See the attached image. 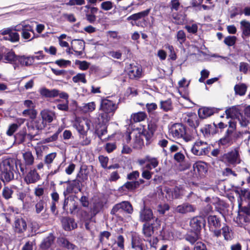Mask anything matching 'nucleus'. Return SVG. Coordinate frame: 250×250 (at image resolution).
I'll return each mask as SVG.
<instances>
[{
  "instance_id": "obj_48",
  "label": "nucleus",
  "mask_w": 250,
  "mask_h": 250,
  "mask_svg": "<svg viewBox=\"0 0 250 250\" xmlns=\"http://www.w3.org/2000/svg\"><path fill=\"white\" fill-rule=\"evenodd\" d=\"M176 39L180 45H182L186 40V35L185 32L182 30H179L176 34Z\"/></svg>"
},
{
  "instance_id": "obj_42",
  "label": "nucleus",
  "mask_w": 250,
  "mask_h": 250,
  "mask_svg": "<svg viewBox=\"0 0 250 250\" xmlns=\"http://www.w3.org/2000/svg\"><path fill=\"white\" fill-rule=\"evenodd\" d=\"M56 153L53 152L49 153L45 156L44 162L45 164L47 165L48 168H50L51 166L50 165L53 162L54 159L56 157Z\"/></svg>"
},
{
  "instance_id": "obj_16",
  "label": "nucleus",
  "mask_w": 250,
  "mask_h": 250,
  "mask_svg": "<svg viewBox=\"0 0 250 250\" xmlns=\"http://www.w3.org/2000/svg\"><path fill=\"white\" fill-rule=\"evenodd\" d=\"M72 49L78 55L83 54V51L84 49L85 42L81 40H73L71 42Z\"/></svg>"
},
{
  "instance_id": "obj_58",
  "label": "nucleus",
  "mask_w": 250,
  "mask_h": 250,
  "mask_svg": "<svg viewBox=\"0 0 250 250\" xmlns=\"http://www.w3.org/2000/svg\"><path fill=\"white\" fill-rule=\"evenodd\" d=\"M164 191L166 192V198L167 200H172L174 199V195L173 188H170L167 187H165Z\"/></svg>"
},
{
  "instance_id": "obj_12",
  "label": "nucleus",
  "mask_w": 250,
  "mask_h": 250,
  "mask_svg": "<svg viewBox=\"0 0 250 250\" xmlns=\"http://www.w3.org/2000/svg\"><path fill=\"white\" fill-rule=\"evenodd\" d=\"M125 211L128 213L131 214L133 212V208L130 203L127 201H123L115 205L112 208L111 213L115 214L119 211Z\"/></svg>"
},
{
  "instance_id": "obj_17",
  "label": "nucleus",
  "mask_w": 250,
  "mask_h": 250,
  "mask_svg": "<svg viewBox=\"0 0 250 250\" xmlns=\"http://www.w3.org/2000/svg\"><path fill=\"white\" fill-rule=\"evenodd\" d=\"M42 119L47 124L51 123L55 118V113L48 109H43L40 112Z\"/></svg>"
},
{
  "instance_id": "obj_54",
  "label": "nucleus",
  "mask_w": 250,
  "mask_h": 250,
  "mask_svg": "<svg viewBox=\"0 0 250 250\" xmlns=\"http://www.w3.org/2000/svg\"><path fill=\"white\" fill-rule=\"evenodd\" d=\"M236 38L235 36H228L224 39V43L229 46H233L236 42Z\"/></svg>"
},
{
  "instance_id": "obj_38",
  "label": "nucleus",
  "mask_w": 250,
  "mask_h": 250,
  "mask_svg": "<svg viewBox=\"0 0 250 250\" xmlns=\"http://www.w3.org/2000/svg\"><path fill=\"white\" fill-rule=\"evenodd\" d=\"M187 122L189 126L195 128L198 127L199 125L198 118L196 115L189 117Z\"/></svg>"
},
{
  "instance_id": "obj_22",
  "label": "nucleus",
  "mask_w": 250,
  "mask_h": 250,
  "mask_svg": "<svg viewBox=\"0 0 250 250\" xmlns=\"http://www.w3.org/2000/svg\"><path fill=\"white\" fill-rule=\"evenodd\" d=\"M62 224L63 229L67 231L73 229L77 226L74 219L68 217L63 218L62 219Z\"/></svg>"
},
{
  "instance_id": "obj_63",
  "label": "nucleus",
  "mask_w": 250,
  "mask_h": 250,
  "mask_svg": "<svg viewBox=\"0 0 250 250\" xmlns=\"http://www.w3.org/2000/svg\"><path fill=\"white\" fill-rule=\"evenodd\" d=\"M169 208V207L168 204H165L163 205H159L158 207V211L160 214H164Z\"/></svg>"
},
{
  "instance_id": "obj_24",
  "label": "nucleus",
  "mask_w": 250,
  "mask_h": 250,
  "mask_svg": "<svg viewBox=\"0 0 250 250\" xmlns=\"http://www.w3.org/2000/svg\"><path fill=\"white\" fill-rule=\"evenodd\" d=\"M2 59L6 63H14L18 60V57L16 56L14 52L12 51L7 50L4 52L3 56H2Z\"/></svg>"
},
{
  "instance_id": "obj_57",
  "label": "nucleus",
  "mask_w": 250,
  "mask_h": 250,
  "mask_svg": "<svg viewBox=\"0 0 250 250\" xmlns=\"http://www.w3.org/2000/svg\"><path fill=\"white\" fill-rule=\"evenodd\" d=\"M82 9L83 10V12L85 13L86 16H87V14H90L91 13H97V8L92 7L88 5H86L82 7Z\"/></svg>"
},
{
  "instance_id": "obj_55",
  "label": "nucleus",
  "mask_w": 250,
  "mask_h": 250,
  "mask_svg": "<svg viewBox=\"0 0 250 250\" xmlns=\"http://www.w3.org/2000/svg\"><path fill=\"white\" fill-rule=\"evenodd\" d=\"M113 7V3L111 1H105L101 4V7L105 11L111 10Z\"/></svg>"
},
{
  "instance_id": "obj_33",
  "label": "nucleus",
  "mask_w": 250,
  "mask_h": 250,
  "mask_svg": "<svg viewBox=\"0 0 250 250\" xmlns=\"http://www.w3.org/2000/svg\"><path fill=\"white\" fill-rule=\"evenodd\" d=\"M146 115L144 112H139L131 115V120L134 122H140L145 120Z\"/></svg>"
},
{
  "instance_id": "obj_27",
  "label": "nucleus",
  "mask_w": 250,
  "mask_h": 250,
  "mask_svg": "<svg viewBox=\"0 0 250 250\" xmlns=\"http://www.w3.org/2000/svg\"><path fill=\"white\" fill-rule=\"evenodd\" d=\"M214 113L213 109L209 107H202L198 110V115L200 118H206L211 116Z\"/></svg>"
},
{
  "instance_id": "obj_6",
  "label": "nucleus",
  "mask_w": 250,
  "mask_h": 250,
  "mask_svg": "<svg viewBox=\"0 0 250 250\" xmlns=\"http://www.w3.org/2000/svg\"><path fill=\"white\" fill-rule=\"evenodd\" d=\"M210 146L206 142L196 141L191 148V152L196 156L207 155L210 151Z\"/></svg>"
},
{
  "instance_id": "obj_2",
  "label": "nucleus",
  "mask_w": 250,
  "mask_h": 250,
  "mask_svg": "<svg viewBox=\"0 0 250 250\" xmlns=\"http://www.w3.org/2000/svg\"><path fill=\"white\" fill-rule=\"evenodd\" d=\"M161 226V221L157 218H155L153 223L149 224L145 223L142 228L143 234L144 236V240L148 242L151 247L155 248L156 245L158 242V239L156 237H152L155 230L160 228Z\"/></svg>"
},
{
  "instance_id": "obj_31",
  "label": "nucleus",
  "mask_w": 250,
  "mask_h": 250,
  "mask_svg": "<svg viewBox=\"0 0 250 250\" xmlns=\"http://www.w3.org/2000/svg\"><path fill=\"white\" fill-rule=\"evenodd\" d=\"M194 171H197L199 174L207 171L206 164L202 161H199L194 164L193 166Z\"/></svg>"
},
{
  "instance_id": "obj_13",
  "label": "nucleus",
  "mask_w": 250,
  "mask_h": 250,
  "mask_svg": "<svg viewBox=\"0 0 250 250\" xmlns=\"http://www.w3.org/2000/svg\"><path fill=\"white\" fill-rule=\"evenodd\" d=\"M127 74L130 79L140 78L142 74V68L141 66L130 64L127 68Z\"/></svg>"
},
{
  "instance_id": "obj_60",
  "label": "nucleus",
  "mask_w": 250,
  "mask_h": 250,
  "mask_svg": "<svg viewBox=\"0 0 250 250\" xmlns=\"http://www.w3.org/2000/svg\"><path fill=\"white\" fill-rule=\"evenodd\" d=\"M239 122V124L242 127H246L250 123V121L245 117L242 115L237 119Z\"/></svg>"
},
{
  "instance_id": "obj_62",
  "label": "nucleus",
  "mask_w": 250,
  "mask_h": 250,
  "mask_svg": "<svg viewBox=\"0 0 250 250\" xmlns=\"http://www.w3.org/2000/svg\"><path fill=\"white\" fill-rule=\"evenodd\" d=\"M44 202L42 200H40L35 205L36 212L38 214L43 209Z\"/></svg>"
},
{
  "instance_id": "obj_41",
  "label": "nucleus",
  "mask_w": 250,
  "mask_h": 250,
  "mask_svg": "<svg viewBox=\"0 0 250 250\" xmlns=\"http://www.w3.org/2000/svg\"><path fill=\"white\" fill-rule=\"evenodd\" d=\"M237 137L242 139L246 145H248L250 140V133L248 131L239 132L237 134Z\"/></svg>"
},
{
  "instance_id": "obj_51",
  "label": "nucleus",
  "mask_w": 250,
  "mask_h": 250,
  "mask_svg": "<svg viewBox=\"0 0 250 250\" xmlns=\"http://www.w3.org/2000/svg\"><path fill=\"white\" fill-rule=\"evenodd\" d=\"M139 185V181L127 182L123 186V188H126L128 190H132Z\"/></svg>"
},
{
  "instance_id": "obj_32",
  "label": "nucleus",
  "mask_w": 250,
  "mask_h": 250,
  "mask_svg": "<svg viewBox=\"0 0 250 250\" xmlns=\"http://www.w3.org/2000/svg\"><path fill=\"white\" fill-rule=\"evenodd\" d=\"M3 34L5 35L4 39L6 40H9L11 42H16L19 40V35L15 32H9L7 33L6 31L3 32Z\"/></svg>"
},
{
  "instance_id": "obj_26",
  "label": "nucleus",
  "mask_w": 250,
  "mask_h": 250,
  "mask_svg": "<svg viewBox=\"0 0 250 250\" xmlns=\"http://www.w3.org/2000/svg\"><path fill=\"white\" fill-rule=\"evenodd\" d=\"M55 237L52 233H50L49 235L45 238L42 243L40 247L42 250H45L48 249L53 243Z\"/></svg>"
},
{
  "instance_id": "obj_30",
  "label": "nucleus",
  "mask_w": 250,
  "mask_h": 250,
  "mask_svg": "<svg viewBox=\"0 0 250 250\" xmlns=\"http://www.w3.org/2000/svg\"><path fill=\"white\" fill-rule=\"evenodd\" d=\"M240 28L244 36L246 37L250 36V22L249 21L246 20L241 21Z\"/></svg>"
},
{
  "instance_id": "obj_40",
  "label": "nucleus",
  "mask_w": 250,
  "mask_h": 250,
  "mask_svg": "<svg viewBox=\"0 0 250 250\" xmlns=\"http://www.w3.org/2000/svg\"><path fill=\"white\" fill-rule=\"evenodd\" d=\"M17 60L22 65L25 66L30 65L33 62L32 57H18Z\"/></svg>"
},
{
  "instance_id": "obj_4",
  "label": "nucleus",
  "mask_w": 250,
  "mask_h": 250,
  "mask_svg": "<svg viewBox=\"0 0 250 250\" xmlns=\"http://www.w3.org/2000/svg\"><path fill=\"white\" fill-rule=\"evenodd\" d=\"M169 135L174 139H183L186 142L192 140V137L186 133V128L181 124H174L169 129Z\"/></svg>"
},
{
  "instance_id": "obj_8",
  "label": "nucleus",
  "mask_w": 250,
  "mask_h": 250,
  "mask_svg": "<svg viewBox=\"0 0 250 250\" xmlns=\"http://www.w3.org/2000/svg\"><path fill=\"white\" fill-rule=\"evenodd\" d=\"M78 177H80V174H78L77 176V179L71 181H67L64 183H67L68 185L66 189L63 192L64 196H67L70 193H78L81 191L82 189V183L81 181L78 179Z\"/></svg>"
},
{
  "instance_id": "obj_25",
  "label": "nucleus",
  "mask_w": 250,
  "mask_h": 250,
  "mask_svg": "<svg viewBox=\"0 0 250 250\" xmlns=\"http://www.w3.org/2000/svg\"><path fill=\"white\" fill-rule=\"evenodd\" d=\"M150 10H151V9L148 8L144 11L138 12L137 13L132 14L131 16L127 17V21L132 20V21H136L139 19H141L143 18H144V17L147 16L150 13Z\"/></svg>"
},
{
  "instance_id": "obj_45",
  "label": "nucleus",
  "mask_w": 250,
  "mask_h": 250,
  "mask_svg": "<svg viewBox=\"0 0 250 250\" xmlns=\"http://www.w3.org/2000/svg\"><path fill=\"white\" fill-rule=\"evenodd\" d=\"M13 194V190L11 188L5 187L2 189V196L6 200L12 198Z\"/></svg>"
},
{
  "instance_id": "obj_34",
  "label": "nucleus",
  "mask_w": 250,
  "mask_h": 250,
  "mask_svg": "<svg viewBox=\"0 0 250 250\" xmlns=\"http://www.w3.org/2000/svg\"><path fill=\"white\" fill-rule=\"evenodd\" d=\"M208 224L211 228H217L220 227V221L215 215H210L208 217Z\"/></svg>"
},
{
  "instance_id": "obj_36",
  "label": "nucleus",
  "mask_w": 250,
  "mask_h": 250,
  "mask_svg": "<svg viewBox=\"0 0 250 250\" xmlns=\"http://www.w3.org/2000/svg\"><path fill=\"white\" fill-rule=\"evenodd\" d=\"M234 91L236 94L240 96L244 95L247 91V86L244 83H240L235 85Z\"/></svg>"
},
{
  "instance_id": "obj_49",
  "label": "nucleus",
  "mask_w": 250,
  "mask_h": 250,
  "mask_svg": "<svg viewBox=\"0 0 250 250\" xmlns=\"http://www.w3.org/2000/svg\"><path fill=\"white\" fill-rule=\"evenodd\" d=\"M222 234L226 240H231L232 238V234L231 230L228 226H224L222 229Z\"/></svg>"
},
{
  "instance_id": "obj_53",
  "label": "nucleus",
  "mask_w": 250,
  "mask_h": 250,
  "mask_svg": "<svg viewBox=\"0 0 250 250\" xmlns=\"http://www.w3.org/2000/svg\"><path fill=\"white\" fill-rule=\"evenodd\" d=\"M161 107L165 111L170 110L172 108L171 101L168 99L161 102Z\"/></svg>"
},
{
  "instance_id": "obj_15",
  "label": "nucleus",
  "mask_w": 250,
  "mask_h": 250,
  "mask_svg": "<svg viewBox=\"0 0 250 250\" xmlns=\"http://www.w3.org/2000/svg\"><path fill=\"white\" fill-rule=\"evenodd\" d=\"M195 210L196 207L189 203H184L179 205L175 209V212L181 214L193 212Z\"/></svg>"
},
{
  "instance_id": "obj_44",
  "label": "nucleus",
  "mask_w": 250,
  "mask_h": 250,
  "mask_svg": "<svg viewBox=\"0 0 250 250\" xmlns=\"http://www.w3.org/2000/svg\"><path fill=\"white\" fill-rule=\"evenodd\" d=\"M59 243L60 245L68 249H74L75 246L70 243L67 239L64 238H61L59 239Z\"/></svg>"
},
{
  "instance_id": "obj_23",
  "label": "nucleus",
  "mask_w": 250,
  "mask_h": 250,
  "mask_svg": "<svg viewBox=\"0 0 250 250\" xmlns=\"http://www.w3.org/2000/svg\"><path fill=\"white\" fill-rule=\"evenodd\" d=\"M14 228L16 232L21 233L24 231L26 229V223L22 218H17L14 223Z\"/></svg>"
},
{
  "instance_id": "obj_64",
  "label": "nucleus",
  "mask_w": 250,
  "mask_h": 250,
  "mask_svg": "<svg viewBox=\"0 0 250 250\" xmlns=\"http://www.w3.org/2000/svg\"><path fill=\"white\" fill-rule=\"evenodd\" d=\"M194 250H207L206 246L201 242H198L195 244Z\"/></svg>"
},
{
  "instance_id": "obj_39",
  "label": "nucleus",
  "mask_w": 250,
  "mask_h": 250,
  "mask_svg": "<svg viewBox=\"0 0 250 250\" xmlns=\"http://www.w3.org/2000/svg\"><path fill=\"white\" fill-rule=\"evenodd\" d=\"M26 136L29 137L30 139H33L28 135V133H27L26 130H23L15 136L16 141L18 144H21L24 141L25 137Z\"/></svg>"
},
{
  "instance_id": "obj_9",
  "label": "nucleus",
  "mask_w": 250,
  "mask_h": 250,
  "mask_svg": "<svg viewBox=\"0 0 250 250\" xmlns=\"http://www.w3.org/2000/svg\"><path fill=\"white\" fill-rule=\"evenodd\" d=\"M46 123L42 119H37L34 123V125H27L28 135L33 138L38 134L39 131L43 129L46 126Z\"/></svg>"
},
{
  "instance_id": "obj_28",
  "label": "nucleus",
  "mask_w": 250,
  "mask_h": 250,
  "mask_svg": "<svg viewBox=\"0 0 250 250\" xmlns=\"http://www.w3.org/2000/svg\"><path fill=\"white\" fill-rule=\"evenodd\" d=\"M100 123L98 125L95 127V133L97 134L99 138H101L102 136L106 133V126L105 124L106 123H103L102 121H99Z\"/></svg>"
},
{
  "instance_id": "obj_46",
  "label": "nucleus",
  "mask_w": 250,
  "mask_h": 250,
  "mask_svg": "<svg viewBox=\"0 0 250 250\" xmlns=\"http://www.w3.org/2000/svg\"><path fill=\"white\" fill-rule=\"evenodd\" d=\"M72 80L75 83L82 82L85 83H86L85 75L84 73H78L72 78Z\"/></svg>"
},
{
  "instance_id": "obj_47",
  "label": "nucleus",
  "mask_w": 250,
  "mask_h": 250,
  "mask_svg": "<svg viewBox=\"0 0 250 250\" xmlns=\"http://www.w3.org/2000/svg\"><path fill=\"white\" fill-rule=\"evenodd\" d=\"M199 238L197 232L191 233L186 236V240L191 244H194Z\"/></svg>"
},
{
  "instance_id": "obj_35",
  "label": "nucleus",
  "mask_w": 250,
  "mask_h": 250,
  "mask_svg": "<svg viewBox=\"0 0 250 250\" xmlns=\"http://www.w3.org/2000/svg\"><path fill=\"white\" fill-rule=\"evenodd\" d=\"M23 158L26 165L30 166L33 164L34 158L31 152L27 151L23 153Z\"/></svg>"
},
{
  "instance_id": "obj_29",
  "label": "nucleus",
  "mask_w": 250,
  "mask_h": 250,
  "mask_svg": "<svg viewBox=\"0 0 250 250\" xmlns=\"http://www.w3.org/2000/svg\"><path fill=\"white\" fill-rule=\"evenodd\" d=\"M202 224V219L200 217H194L190 221V226L195 231L200 229Z\"/></svg>"
},
{
  "instance_id": "obj_20",
  "label": "nucleus",
  "mask_w": 250,
  "mask_h": 250,
  "mask_svg": "<svg viewBox=\"0 0 250 250\" xmlns=\"http://www.w3.org/2000/svg\"><path fill=\"white\" fill-rule=\"evenodd\" d=\"M40 94L45 98H55L59 95V91L56 89L52 90L43 87L39 90Z\"/></svg>"
},
{
  "instance_id": "obj_50",
  "label": "nucleus",
  "mask_w": 250,
  "mask_h": 250,
  "mask_svg": "<svg viewBox=\"0 0 250 250\" xmlns=\"http://www.w3.org/2000/svg\"><path fill=\"white\" fill-rule=\"evenodd\" d=\"M165 47L169 51V57L170 59L173 61L176 60L177 56L174 51L173 46L169 44H166L165 45Z\"/></svg>"
},
{
  "instance_id": "obj_43",
  "label": "nucleus",
  "mask_w": 250,
  "mask_h": 250,
  "mask_svg": "<svg viewBox=\"0 0 250 250\" xmlns=\"http://www.w3.org/2000/svg\"><path fill=\"white\" fill-rule=\"evenodd\" d=\"M213 129V126L211 125H205L202 126L200 131L205 137H208Z\"/></svg>"
},
{
  "instance_id": "obj_14",
  "label": "nucleus",
  "mask_w": 250,
  "mask_h": 250,
  "mask_svg": "<svg viewBox=\"0 0 250 250\" xmlns=\"http://www.w3.org/2000/svg\"><path fill=\"white\" fill-rule=\"evenodd\" d=\"M152 210L146 207L141 209L139 212V220L141 222L147 223L152 219H155Z\"/></svg>"
},
{
  "instance_id": "obj_7",
  "label": "nucleus",
  "mask_w": 250,
  "mask_h": 250,
  "mask_svg": "<svg viewBox=\"0 0 250 250\" xmlns=\"http://www.w3.org/2000/svg\"><path fill=\"white\" fill-rule=\"evenodd\" d=\"M223 161L232 165H236L241 163L239 148L236 147L231 151L224 154Z\"/></svg>"
},
{
  "instance_id": "obj_56",
  "label": "nucleus",
  "mask_w": 250,
  "mask_h": 250,
  "mask_svg": "<svg viewBox=\"0 0 250 250\" xmlns=\"http://www.w3.org/2000/svg\"><path fill=\"white\" fill-rule=\"evenodd\" d=\"M19 126L17 124H13L10 125L6 131V134L9 136H12L18 129Z\"/></svg>"
},
{
  "instance_id": "obj_52",
  "label": "nucleus",
  "mask_w": 250,
  "mask_h": 250,
  "mask_svg": "<svg viewBox=\"0 0 250 250\" xmlns=\"http://www.w3.org/2000/svg\"><path fill=\"white\" fill-rule=\"evenodd\" d=\"M22 115L27 117L29 116L31 118H35L37 115V112L34 109H26L23 111Z\"/></svg>"
},
{
  "instance_id": "obj_21",
  "label": "nucleus",
  "mask_w": 250,
  "mask_h": 250,
  "mask_svg": "<svg viewBox=\"0 0 250 250\" xmlns=\"http://www.w3.org/2000/svg\"><path fill=\"white\" fill-rule=\"evenodd\" d=\"M40 179V176L36 169H31L25 177V181L27 184L34 183Z\"/></svg>"
},
{
  "instance_id": "obj_61",
  "label": "nucleus",
  "mask_w": 250,
  "mask_h": 250,
  "mask_svg": "<svg viewBox=\"0 0 250 250\" xmlns=\"http://www.w3.org/2000/svg\"><path fill=\"white\" fill-rule=\"evenodd\" d=\"M185 28L189 33L195 34L197 31L198 26L196 24H192L191 25H186Z\"/></svg>"
},
{
  "instance_id": "obj_19",
  "label": "nucleus",
  "mask_w": 250,
  "mask_h": 250,
  "mask_svg": "<svg viewBox=\"0 0 250 250\" xmlns=\"http://www.w3.org/2000/svg\"><path fill=\"white\" fill-rule=\"evenodd\" d=\"M131 248L135 250H146L143 243L142 239L138 236L134 235L132 237Z\"/></svg>"
},
{
  "instance_id": "obj_18",
  "label": "nucleus",
  "mask_w": 250,
  "mask_h": 250,
  "mask_svg": "<svg viewBox=\"0 0 250 250\" xmlns=\"http://www.w3.org/2000/svg\"><path fill=\"white\" fill-rule=\"evenodd\" d=\"M227 117L238 119L242 115L239 106H232L227 108L225 111Z\"/></svg>"
},
{
  "instance_id": "obj_37",
  "label": "nucleus",
  "mask_w": 250,
  "mask_h": 250,
  "mask_svg": "<svg viewBox=\"0 0 250 250\" xmlns=\"http://www.w3.org/2000/svg\"><path fill=\"white\" fill-rule=\"evenodd\" d=\"M96 108V104L94 102H89L83 104L82 107V110L84 113L91 112L94 111Z\"/></svg>"
},
{
  "instance_id": "obj_59",
  "label": "nucleus",
  "mask_w": 250,
  "mask_h": 250,
  "mask_svg": "<svg viewBox=\"0 0 250 250\" xmlns=\"http://www.w3.org/2000/svg\"><path fill=\"white\" fill-rule=\"evenodd\" d=\"M55 63L60 67H65L68 65H70L71 62L68 60L63 59L58 60L55 61Z\"/></svg>"
},
{
  "instance_id": "obj_3",
  "label": "nucleus",
  "mask_w": 250,
  "mask_h": 250,
  "mask_svg": "<svg viewBox=\"0 0 250 250\" xmlns=\"http://www.w3.org/2000/svg\"><path fill=\"white\" fill-rule=\"evenodd\" d=\"M117 107L113 101L108 99L103 100L101 104V109L103 112L100 113L98 117L99 121H102L103 123L108 122Z\"/></svg>"
},
{
  "instance_id": "obj_10",
  "label": "nucleus",
  "mask_w": 250,
  "mask_h": 250,
  "mask_svg": "<svg viewBox=\"0 0 250 250\" xmlns=\"http://www.w3.org/2000/svg\"><path fill=\"white\" fill-rule=\"evenodd\" d=\"M234 129V125L230 124L229 128L227 130L225 136L219 141L218 144L220 146L227 147L232 144V134Z\"/></svg>"
},
{
  "instance_id": "obj_5",
  "label": "nucleus",
  "mask_w": 250,
  "mask_h": 250,
  "mask_svg": "<svg viewBox=\"0 0 250 250\" xmlns=\"http://www.w3.org/2000/svg\"><path fill=\"white\" fill-rule=\"evenodd\" d=\"M91 122L85 118L77 117L73 126L76 129L79 135L83 138L87 135V131L91 127Z\"/></svg>"
},
{
  "instance_id": "obj_11",
  "label": "nucleus",
  "mask_w": 250,
  "mask_h": 250,
  "mask_svg": "<svg viewBox=\"0 0 250 250\" xmlns=\"http://www.w3.org/2000/svg\"><path fill=\"white\" fill-rule=\"evenodd\" d=\"M14 30L17 31L22 30L21 36L24 39H29L31 37L30 32L33 33L32 27L25 22H22L15 26Z\"/></svg>"
},
{
  "instance_id": "obj_1",
  "label": "nucleus",
  "mask_w": 250,
  "mask_h": 250,
  "mask_svg": "<svg viewBox=\"0 0 250 250\" xmlns=\"http://www.w3.org/2000/svg\"><path fill=\"white\" fill-rule=\"evenodd\" d=\"M19 167L22 174L24 173L25 167L19 160L9 158L3 160L0 165L2 176L6 182H9L14 178V172L18 170Z\"/></svg>"
}]
</instances>
